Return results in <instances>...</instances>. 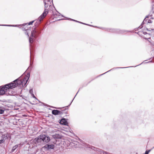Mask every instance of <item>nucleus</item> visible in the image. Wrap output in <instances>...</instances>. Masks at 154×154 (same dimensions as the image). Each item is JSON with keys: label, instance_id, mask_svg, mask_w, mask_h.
<instances>
[{"label": "nucleus", "instance_id": "2eb2a0df", "mask_svg": "<svg viewBox=\"0 0 154 154\" xmlns=\"http://www.w3.org/2000/svg\"><path fill=\"white\" fill-rule=\"evenodd\" d=\"M18 147V145H16L14 146L12 149V152L14 151Z\"/></svg>", "mask_w": 154, "mask_h": 154}, {"label": "nucleus", "instance_id": "dca6fc26", "mask_svg": "<svg viewBox=\"0 0 154 154\" xmlns=\"http://www.w3.org/2000/svg\"><path fill=\"white\" fill-rule=\"evenodd\" d=\"M17 25H3L4 26H16Z\"/></svg>", "mask_w": 154, "mask_h": 154}, {"label": "nucleus", "instance_id": "f03ea898", "mask_svg": "<svg viewBox=\"0 0 154 154\" xmlns=\"http://www.w3.org/2000/svg\"><path fill=\"white\" fill-rule=\"evenodd\" d=\"M18 85L17 83V80L16 79L13 82L5 85L6 89V90H7L8 91V94L10 95H14V92H12L11 90L12 89L17 87Z\"/></svg>", "mask_w": 154, "mask_h": 154}, {"label": "nucleus", "instance_id": "6e6552de", "mask_svg": "<svg viewBox=\"0 0 154 154\" xmlns=\"http://www.w3.org/2000/svg\"><path fill=\"white\" fill-rule=\"evenodd\" d=\"M55 147V146L52 144H46L43 146L42 148L46 149L48 150L50 149H54Z\"/></svg>", "mask_w": 154, "mask_h": 154}, {"label": "nucleus", "instance_id": "7ed1b4c3", "mask_svg": "<svg viewBox=\"0 0 154 154\" xmlns=\"http://www.w3.org/2000/svg\"><path fill=\"white\" fill-rule=\"evenodd\" d=\"M50 140V138L48 136L42 135L39 136L35 138L34 141L35 143H41L43 142L46 143L49 142Z\"/></svg>", "mask_w": 154, "mask_h": 154}, {"label": "nucleus", "instance_id": "0eeeda50", "mask_svg": "<svg viewBox=\"0 0 154 154\" xmlns=\"http://www.w3.org/2000/svg\"><path fill=\"white\" fill-rule=\"evenodd\" d=\"M6 89L5 85L2 87V86L0 87V95H3L8 92L7 90H6Z\"/></svg>", "mask_w": 154, "mask_h": 154}, {"label": "nucleus", "instance_id": "20e7f679", "mask_svg": "<svg viewBox=\"0 0 154 154\" xmlns=\"http://www.w3.org/2000/svg\"><path fill=\"white\" fill-rule=\"evenodd\" d=\"M29 77V74H28L24 78H22L21 77L18 78L17 80L18 85L20 86L23 87L27 83Z\"/></svg>", "mask_w": 154, "mask_h": 154}, {"label": "nucleus", "instance_id": "39448f33", "mask_svg": "<svg viewBox=\"0 0 154 154\" xmlns=\"http://www.w3.org/2000/svg\"><path fill=\"white\" fill-rule=\"evenodd\" d=\"M85 147L86 148H90L93 150L98 151L100 152V153L101 154H108V153L106 152H104L103 150H101L100 149H97V148H95L92 146H90V145L88 144H85Z\"/></svg>", "mask_w": 154, "mask_h": 154}, {"label": "nucleus", "instance_id": "1a4fd4ad", "mask_svg": "<svg viewBox=\"0 0 154 154\" xmlns=\"http://www.w3.org/2000/svg\"><path fill=\"white\" fill-rule=\"evenodd\" d=\"M60 123L64 125H66L68 124L67 122L65 119H62L60 122Z\"/></svg>", "mask_w": 154, "mask_h": 154}, {"label": "nucleus", "instance_id": "4be33fe9", "mask_svg": "<svg viewBox=\"0 0 154 154\" xmlns=\"http://www.w3.org/2000/svg\"><path fill=\"white\" fill-rule=\"evenodd\" d=\"M26 24H23L22 25H23V26H25Z\"/></svg>", "mask_w": 154, "mask_h": 154}, {"label": "nucleus", "instance_id": "6ab92c4d", "mask_svg": "<svg viewBox=\"0 0 154 154\" xmlns=\"http://www.w3.org/2000/svg\"><path fill=\"white\" fill-rule=\"evenodd\" d=\"M3 140H0V144L3 143Z\"/></svg>", "mask_w": 154, "mask_h": 154}, {"label": "nucleus", "instance_id": "ddd939ff", "mask_svg": "<svg viewBox=\"0 0 154 154\" xmlns=\"http://www.w3.org/2000/svg\"><path fill=\"white\" fill-rule=\"evenodd\" d=\"M29 92L30 93V94H31L32 95V97H33L35 98V96L34 95V94H33V91H32V89H30L29 90Z\"/></svg>", "mask_w": 154, "mask_h": 154}, {"label": "nucleus", "instance_id": "412c9836", "mask_svg": "<svg viewBox=\"0 0 154 154\" xmlns=\"http://www.w3.org/2000/svg\"><path fill=\"white\" fill-rule=\"evenodd\" d=\"M73 20V21H76V22H78V21H76V20ZM79 22V23H80V22ZM80 23H82L84 24V23H81V22H80ZM84 24H85V23H84Z\"/></svg>", "mask_w": 154, "mask_h": 154}, {"label": "nucleus", "instance_id": "aec40b11", "mask_svg": "<svg viewBox=\"0 0 154 154\" xmlns=\"http://www.w3.org/2000/svg\"><path fill=\"white\" fill-rule=\"evenodd\" d=\"M56 135H57V134H56L55 135H54L53 136V137L54 138H56L57 137H56Z\"/></svg>", "mask_w": 154, "mask_h": 154}, {"label": "nucleus", "instance_id": "f3484780", "mask_svg": "<svg viewBox=\"0 0 154 154\" xmlns=\"http://www.w3.org/2000/svg\"><path fill=\"white\" fill-rule=\"evenodd\" d=\"M34 22V21H32L30 22L29 23L28 25H30L32 24Z\"/></svg>", "mask_w": 154, "mask_h": 154}, {"label": "nucleus", "instance_id": "423d86ee", "mask_svg": "<svg viewBox=\"0 0 154 154\" xmlns=\"http://www.w3.org/2000/svg\"><path fill=\"white\" fill-rule=\"evenodd\" d=\"M35 28H32L31 31V36L29 37V42L30 43H32L34 40V38L35 37L36 31L35 30Z\"/></svg>", "mask_w": 154, "mask_h": 154}, {"label": "nucleus", "instance_id": "9b49d317", "mask_svg": "<svg viewBox=\"0 0 154 154\" xmlns=\"http://www.w3.org/2000/svg\"><path fill=\"white\" fill-rule=\"evenodd\" d=\"M22 29L23 30H25L26 31L25 32V33L28 36H29V33L31 31V30H29V29H26V28H24L23 27L22 28Z\"/></svg>", "mask_w": 154, "mask_h": 154}, {"label": "nucleus", "instance_id": "f8f14e48", "mask_svg": "<svg viewBox=\"0 0 154 154\" xmlns=\"http://www.w3.org/2000/svg\"><path fill=\"white\" fill-rule=\"evenodd\" d=\"M5 109H4L0 108V114H3L4 112Z\"/></svg>", "mask_w": 154, "mask_h": 154}, {"label": "nucleus", "instance_id": "a211bd4d", "mask_svg": "<svg viewBox=\"0 0 154 154\" xmlns=\"http://www.w3.org/2000/svg\"><path fill=\"white\" fill-rule=\"evenodd\" d=\"M150 151V150H149L148 151H146L145 152V154H148V153Z\"/></svg>", "mask_w": 154, "mask_h": 154}, {"label": "nucleus", "instance_id": "9d476101", "mask_svg": "<svg viewBox=\"0 0 154 154\" xmlns=\"http://www.w3.org/2000/svg\"><path fill=\"white\" fill-rule=\"evenodd\" d=\"M61 113V112L60 111L57 110H53L52 111V113L54 115H58L60 114Z\"/></svg>", "mask_w": 154, "mask_h": 154}, {"label": "nucleus", "instance_id": "f257e3e1", "mask_svg": "<svg viewBox=\"0 0 154 154\" xmlns=\"http://www.w3.org/2000/svg\"><path fill=\"white\" fill-rule=\"evenodd\" d=\"M51 0H44V2L45 4V10L42 14L38 18V20L40 22L46 16L48 13V9L49 7H50L52 5Z\"/></svg>", "mask_w": 154, "mask_h": 154}, {"label": "nucleus", "instance_id": "4468645a", "mask_svg": "<svg viewBox=\"0 0 154 154\" xmlns=\"http://www.w3.org/2000/svg\"><path fill=\"white\" fill-rule=\"evenodd\" d=\"M145 21H146L148 23H151L152 22L151 20L147 19H145L143 21V22H144Z\"/></svg>", "mask_w": 154, "mask_h": 154}]
</instances>
